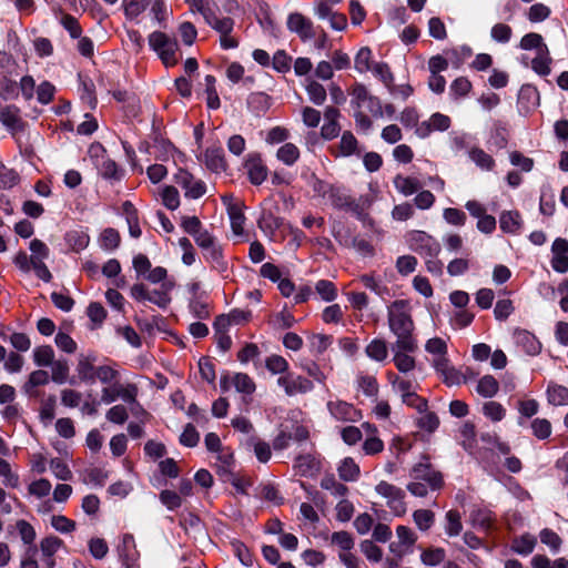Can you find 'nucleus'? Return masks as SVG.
Listing matches in <instances>:
<instances>
[{"instance_id":"1","label":"nucleus","mask_w":568,"mask_h":568,"mask_svg":"<svg viewBox=\"0 0 568 568\" xmlns=\"http://www.w3.org/2000/svg\"><path fill=\"white\" fill-rule=\"evenodd\" d=\"M389 331L396 336L395 347L407 352H416L417 339L414 335L415 324L412 305L408 300H395L387 306Z\"/></svg>"},{"instance_id":"2","label":"nucleus","mask_w":568,"mask_h":568,"mask_svg":"<svg viewBox=\"0 0 568 568\" xmlns=\"http://www.w3.org/2000/svg\"><path fill=\"white\" fill-rule=\"evenodd\" d=\"M327 196L334 209L352 212L363 223L372 222V219L365 211L364 206L355 197L348 194L345 189L331 185L327 189Z\"/></svg>"},{"instance_id":"3","label":"nucleus","mask_w":568,"mask_h":568,"mask_svg":"<svg viewBox=\"0 0 568 568\" xmlns=\"http://www.w3.org/2000/svg\"><path fill=\"white\" fill-rule=\"evenodd\" d=\"M150 47L158 52L165 67H174L179 62V45L176 40L171 39L161 31H154L149 37Z\"/></svg>"},{"instance_id":"4","label":"nucleus","mask_w":568,"mask_h":568,"mask_svg":"<svg viewBox=\"0 0 568 568\" xmlns=\"http://www.w3.org/2000/svg\"><path fill=\"white\" fill-rule=\"evenodd\" d=\"M409 247L422 256L436 257L440 252V244L424 231H412L407 235Z\"/></svg>"},{"instance_id":"5","label":"nucleus","mask_w":568,"mask_h":568,"mask_svg":"<svg viewBox=\"0 0 568 568\" xmlns=\"http://www.w3.org/2000/svg\"><path fill=\"white\" fill-rule=\"evenodd\" d=\"M426 462L418 463L413 466L410 470V477L414 480H419L428 485L432 490H439L444 486L443 474L435 469L434 466L428 462V457H423Z\"/></svg>"},{"instance_id":"6","label":"nucleus","mask_w":568,"mask_h":568,"mask_svg":"<svg viewBox=\"0 0 568 568\" xmlns=\"http://www.w3.org/2000/svg\"><path fill=\"white\" fill-rule=\"evenodd\" d=\"M174 181L184 191V195L189 199H199L206 192L205 183L202 180H197L186 170L180 169L174 175Z\"/></svg>"},{"instance_id":"7","label":"nucleus","mask_w":568,"mask_h":568,"mask_svg":"<svg viewBox=\"0 0 568 568\" xmlns=\"http://www.w3.org/2000/svg\"><path fill=\"white\" fill-rule=\"evenodd\" d=\"M222 201L224 205H226L233 233L237 236L244 235V223L246 219L243 213V203L234 199L232 194L222 196Z\"/></svg>"},{"instance_id":"8","label":"nucleus","mask_w":568,"mask_h":568,"mask_svg":"<svg viewBox=\"0 0 568 568\" xmlns=\"http://www.w3.org/2000/svg\"><path fill=\"white\" fill-rule=\"evenodd\" d=\"M244 169L246 170L248 181L253 185H261L267 179V166L264 164L258 153L247 155L244 162Z\"/></svg>"},{"instance_id":"9","label":"nucleus","mask_w":568,"mask_h":568,"mask_svg":"<svg viewBox=\"0 0 568 568\" xmlns=\"http://www.w3.org/2000/svg\"><path fill=\"white\" fill-rule=\"evenodd\" d=\"M0 122L12 135L23 132L27 128V122L22 119L20 109L13 104L0 109Z\"/></svg>"},{"instance_id":"10","label":"nucleus","mask_w":568,"mask_h":568,"mask_svg":"<svg viewBox=\"0 0 568 568\" xmlns=\"http://www.w3.org/2000/svg\"><path fill=\"white\" fill-rule=\"evenodd\" d=\"M277 384L282 386L287 396L296 394H305L313 389V382L304 376L294 377L292 374L282 375L277 379Z\"/></svg>"},{"instance_id":"11","label":"nucleus","mask_w":568,"mask_h":568,"mask_svg":"<svg viewBox=\"0 0 568 568\" xmlns=\"http://www.w3.org/2000/svg\"><path fill=\"white\" fill-rule=\"evenodd\" d=\"M234 20L230 17L219 18L210 27L220 33V44L223 49H234L239 47V40L232 36Z\"/></svg>"},{"instance_id":"12","label":"nucleus","mask_w":568,"mask_h":568,"mask_svg":"<svg viewBox=\"0 0 568 568\" xmlns=\"http://www.w3.org/2000/svg\"><path fill=\"white\" fill-rule=\"evenodd\" d=\"M287 28L290 31L297 33L302 40H308L315 37L312 21L298 12L288 16Z\"/></svg>"},{"instance_id":"13","label":"nucleus","mask_w":568,"mask_h":568,"mask_svg":"<svg viewBox=\"0 0 568 568\" xmlns=\"http://www.w3.org/2000/svg\"><path fill=\"white\" fill-rule=\"evenodd\" d=\"M551 267L558 273L568 272V241L558 237L551 245Z\"/></svg>"},{"instance_id":"14","label":"nucleus","mask_w":568,"mask_h":568,"mask_svg":"<svg viewBox=\"0 0 568 568\" xmlns=\"http://www.w3.org/2000/svg\"><path fill=\"white\" fill-rule=\"evenodd\" d=\"M327 408L331 415L341 422H357L362 417L358 409L343 400L328 402Z\"/></svg>"},{"instance_id":"15","label":"nucleus","mask_w":568,"mask_h":568,"mask_svg":"<svg viewBox=\"0 0 568 568\" xmlns=\"http://www.w3.org/2000/svg\"><path fill=\"white\" fill-rule=\"evenodd\" d=\"M293 467L300 476H307L320 470L321 460L315 452L298 454L294 459Z\"/></svg>"},{"instance_id":"16","label":"nucleus","mask_w":568,"mask_h":568,"mask_svg":"<svg viewBox=\"0 0 568 568\" xmlns=\"http://www.w3.org/2000/svg\"><path fill=\"white\" fill-rule=\"evenodd\" d=\"M203 257L210 264L212 270L216 271L224 277L227 276L229 263L224 258L223 248L221 245L215 244L210 248L204 250Z\"/></svg>"},{"instance_id":"17","label":"nucleus","mask_w":568,"mask_h":568,"mask_svg":"<svg viewBox=\"0 0 568 568\" xmlns=\"http://www.w3.org/2000/svg\"><path fill=\"white\" fill-rule=\"evenodd\" d=\"M185 3L193 13H200L209 26L219 19L216 16L219 8L214 0H185Z\"/></svg>"},{"instance_id":"18","label":"nucleus","mask_w":568,"mask_h":568,"mask_svg":"<svg viewBox=\"0 0 568 568\" xmlns=\"http://www.w3.org/2000/svg\"><path fill=\"white\" fill-rule=\"evenodd\" d=\"M97 361V356L92 354H80L77 363V373L80 382L83 383H94L95 382V372L97 367L94 363Z\"/></svg>"},{"instance_id":"19","label":"nucleus","mask_w":568,"mask_h":568,"mask_svg":"<svg viewBox=\"0 0 568 568\" xmlns=\"http://www.w3.org/2000/svg\"><path fill=\"white\" fill-rule=\"evenodd\" d=\"M516 344L528 355H537L541 351V344L537 337L526 329H517L514 334Z\"/></svg>"},{"instance_id":"20","label":"nucleus","mask_w":568,"mask_h":568,"mask_svg":"<svg viewBox=\"0 0 568 568\" xmlns=\"http://www.w3.org/2000/svg\"><path fill=\"white\" fill-rule=\"evenodd\" d=\"M204 163L212 172H222L227 168L222 148H207L204 153Z\"/></svg>"},{"instance_id":"21","label":"nucleus","mask_w":568,"mask_h":568,"mask_svg":"<svg viewBox=\"0 0 568 568\" xmlns=\"http://www.w3.org/2000/svg\"><path fill=\"white\" fill-rule=\"evenodd\" d=\"M122 211L125 215L126 223L129 225L130 235L134 239H139L142 234L140 223H139V213L135 206L130 201H125L122 204Z\"/></svg>"},{"instance_id":"22","label":"nucleus","mask_w":568,"mask_h":568,"mask_svg":"<svg viewBox=\"0 0 568 568\" xmlns=\"http://www.w3.org/2000/svg\"><path fill=\"white\" fill-rule=\"evenodd\" d=\"M49 381L50 376L48 372L43 369L33 371L29 375L28 381L23 384V390L30 397L38 396V392H36L34 388L47 385Z\"/></svg>"},{"instance_id":"23","label":"nucleus","mask_w":568,"mask_h":568,"mask_svg":"<svg viewBox=\"0 0 568 568\" xmlns=\"http://www.w3.org/2000/svg\"><path fill=\"white\" fill-rule=\"evenodd\" d=\"M339 155H361L359 142L351 131H344L338 144ZM338 156V154H334Z\"/></svg>"},{"instance_id":"24","label":"nucleus","mask_w":568,"mask_h":568,"mask_svg":"<svg viewBox=\"0 0 568 568\" xmlns=\"http://www.w3.org/2000/svg\"><path fill=\"white\" fill-rule=\"evenodd\" d=\"M394 185L396 190L405 196L413 195L422 189V183L418 179L413 176H403L397 174L394 178Z\"/></svg>"},{"instance_id":"25","label":"nucleus","mask_w":568,"mask_h":568,"mask_svg":"<svg viewBox=\"0 0 568 568\" xmlns=\"http://www.w3.org/2000/svg\"><path fill=\"white\" fill-rule=\"evenodd\" d=\"M217 475L223 478L225 476H232V468L235 463L233 450L230 447H223L217 452Z\"/></svg>"},{"instance_id":"26","label":"nucleus","mask_w":568,"mask_h":568,"mask_svg":"<svg viewBox=\"0 0 568 568\" xmlns=\"http://www.w3.org/2000/svg\"><path fill=\"white\" fill-rule=\"evenodd\" d=\"M393 351H395L393 362L399 372L407 373L415 368L416 361L413 356L409 355L412 352L395 347V344L393 345Z\"/></svg>"},{"instance_id":"27","label":"nucleus","mask_w":568,"mask_h":568,"mask_svg":"<svg viewBox=\"0 0 568 568\" xmlns=\"http://www.w3.org/2000/svg\"><path fill=\"white\" fill-rule=\"evenodd\" d=\"M547 399L550 405H568V388L556 383H549L547 387Z\"/></svg>"},{"instance_id":"28","label":"nucleus","mask_w":568,"mask_h":568,"mask_svg":"<svg viewBox=\"0 0 568 568\" xmlns=\"http://www.w3.org/2000/svg\"><path fill=\"white\" fill-rule=\"evenodd\" d=\"M469 158L475 164L485 171H491L495 168L494 158L488 154L485 150L478 146H471L468 151Z\"/></svg>"},{"instance_id":"29","label":"nucleus","mask_w":568,"mask_h":568,"mask_svg":"<svg viewBox=\"0 0 568 568\" xmlns=\"http://www.w3.org/2000/svg\"><path fill=\"white\" fill-rule=\"evenodd\" d=\"M95 165L102 178L106 180L120 181L123 175V171L119 168L116 162L110 158H105L100 163L95 162Z\"/></svg>"},{"instance_id":"30","label":"nucleus","mask_w":568,"mask_h":568,"mask_svg":"<svg viewBox=\"0 0 568 568\" xmlns=\"http://www.w3.org/2000/svg\"><path fill=\"white\" fill-rule=\"evenodd\" d=\"M271 97L264 92H253L247 98L248 108L256 114H264L271 106Z\"/></svg>"},{"instance_id":"31","label":"nucleus","mask_w":568,"mask_h":568,"mask_svg":"<svg viewBox=\"0 0 568 568\" xmlns=\"http://www.w3.org/2000/svg\"><path fill=\"white\" fill-rule=\"evenodd\" d=\"M376 491L379 495H382L383 497L388 498L389 505H392L394 503H398V504H400V506H403V499L405 497V493L400 488H398L387 481H381L376 486Z\"/></svg>"},{"instance_id":"32","label":"nucleus","mask_w":568,"mask_h":568,"mask_svg":"<svg viewBox=\"0 0 568 568\" xmlns=\"http://www.w3.org/2000/svg\"><path fill=\"white\" fill-rule=\"evenodd\" d=\"M366 355L376 361L383 362L388 356V346L385 339L374 338L365 348Z\"/></svg>"},{"instance_id":"33","label":"nucleus","mask_w":568,"mask_h":568,"mask_svg":"<svg viewBox=\"0 0 568 568\" xmlns=\"http://www.w3.org/2000/svg\"><path fill=\"white\" fill-rule=\"evenodd\" d=\"M551 58L548 48L541 49L531 60V69L539 75L546 77L550 73Z\"/></svg>"},{"instance_id":"34","label":"nucleus","mask_w":568,"mask_h":568,"mask_svg":"<svg viewBox=\"0 0 568 568\" xmlns=\"http://www.w3.org/2000/svg\"><path fill=\"white\" fill-rule=\"evenodd\" d=\"M99 242L104 251L111 252L120 246L121 235L116 229L106 227L101 232Z\"/></svg>"},{"instance_id":"35","label":"nucleus","mask_w":568,"mask_h":568,"mask_svg":"<svg viewBox=\"0 0 568 568\" xmlns=\"http://www.w3.org/2000/svg\"><path fill=\"white\" fill-rule=\"evenodd\" d=\"M500 229L506 233H515L520 227V214L517 211H505L499 217Z\"/></svg>"},{"instance_id":"36","label":"nucleus","mask_w":568,"mask_h":568,"mask_svg":"<svg viewBox=\"0 0 568 568\" xmlns=\"http://www.w3.org/2000/svg\"><path fill=\"white\" fill-rule=\"evenodd\" d=\"M337 470L341 479L345 481H354L359 475V467L351 457L344 458Z\"/></svg>"},{"instance_id":"37","label":"nucleus","mask_w":568,"mask_h":568,"mask_svg":"<svg viewBox=\"0 0 568 568\" xmlns=\"http://www.w3.org/2000/svg\"><path fill=\"white\" fill-rule=\"evenodd\" d=\"M476 390L483 397H493L499 390V383L494 376L485 375L478 381Z\"/></svg>"},{"instance_id":"38","label":"nucleus","mask_w":568,"mask_h":568,"mask_svg":"<svg viewBox=\"0 0 568 568\" xmlns=\"http://www.w3.org/2000/svg\"><path fill=\"white\" fill-rule=\"evenodd\" d=\"M445 531L449 537L458 536L463 530L460 513L457 509H450L446 513Z\"/></svg>"},{"instance_id":"39","label":"nucleus","mask_w":568,"mask_h":568,"mask_svg":"<svg viewBox=\"0 0 568 568\" xmlns=\"http://www.w3.org/2000/svg\"><path fill=\"white\" fill-rule=\"evenodd\" d=\"M135 549V541L132 535H124L122 539V548L120 550V557L125 568H131L135 561L134 554L131 550Z\"/></svg>"},{"instance_id":"40","label":"nucleus","mask_w":568,"mask_h":568,"mask_svg":"<svg viewBox=\"0 0 568 568\" xmlns=\"http://www.w3.org/2000/svg\"><path fill=\"white\" fill-rule=\"evenodd\" d=\"M413 519L420 531H428L435 523V513L430 509H417L413 513Z\"/></svg>"},{"instance_id":"41","label":"nucleus","mask_w":568,"mask_h":568,"mask_svg":"<svg viewBox=\"0 0 568 568\" xmlns=\"http://www.w3.org/2000/svg\"><path fill=\"white\" fill-rule=\"evenodd\" d=\"M446 551L440 547H428L420 554V560L426 566H437L445 560Z\"/></svg>"},{"instance_id":"42","label":"nucleus","mask_w":568,"mask_h":568,"mask_svg":"<svg viewBox=\"0 0 568 568\" xmlns=\"http://www.w3.org/2000/svg\"><path fill=\"white\" fill-rule=\"evenodd\" d=\"M276 156L284 164L293 165L300 158V150L294 143L287 142L277 150Z\"/></svg>"},{"instance_id":"43","label":"nucleus","mask_w":568,"mask_h":568,"mask_svg":"<svg viewBox=\"0 0 568 568\" xmlns=\"http://www.w3.org/2000/svg\"><path fill=\"white\" fill-rule=\"evenodd\" d=\"M87 315L93 324L91 326V328L94 329V328L100 327L103 324V322L106 318L108 313L101 303L92 302L89 304V306L87 308Z\"/></svg>"},{"instance_id":"44","label":"nucleus","mask_w":568,"mask_h":568,"mask_svg":"<svg viewBox=\"0 0 568 568\" xmlns=\"http://www.w3.org/2000/svg\"><path fill=\"white\" fill-rule=\"evenodd\" d=\"M232 384L234 385L237 392L243 393L245 395H251L256 389L254 381L245 373H236L232 377Z\"/></svg>"},{"instance_id":"45","label":"nucleus","mask_w":568,"mask_h":568,"mask_svg":"<svg viewBox=\"0 0 568 568\" xmlns=\"http://www.w3.org/2000/svg\"><path fill=\"white\" fill-rule=\"evenodd\" d=\"M283 224L281 217L275 216L273 213H264L257 221L258 227L264 232L273 235Z\"/></svg>"},{"instance_id":"46","label":"nucleus","mask_w":568,"mask_h":568,"mask_svg":"<svg viewBox=\"0 0 568 568\" xmlns=\"http://www.w3.org/2000/svg\"><path fill=\"white\" fill-rule=\"evenodd\" d=\"M20 181V176L13 169L7 168L0 161V189L7 190L16 186Z\"/></svg>"},{"instance_id":"47","label":"nucleus","mask_w":568,"mask_h":568,"mask_svg":"<svg viewBox=\"0 0 568 568\" xmlns=\"http://www.w3.org/2000/svg\"><path fill=\"white\" fill-rule=\"evenodd\" d=\"M70 373L69 363L67 359L53 361L51 364V379L54 383L62 384L67 382Z\"/></svg>"},{"instance_id":"48","label":"nucleus","mask_w":568,"mask_h":568,"mask_svg":"<svg viewBox=\"0 0 568 568\" xmlns=\"http://www.w3.org/2000/svg\"><path fill=\"white\" fill-rule=\"evenodd\" d=\"M473 524L485 531L490 530L495 525V518L491 511L486 509H478L471 515Z\"/></svg>"},{"instance_id":"49","label":"nucleus","mask_w":568,"mask_h":568,"mask_svg":"<svg viewBox=\"0 0 568 568\" xmlns=\"http://www.w3.org/2000/svg\"><path fill=\"white\" fill-rule=\"evenodd\" d=\"M33 361L38 366H50L54 361V351L50 345L38 346L33 351Z\"/></svg>"},{"instance_id":"50","label":"nucleus","mask_w":568,"mask_h":568,"mask_svg":"<svg viewBox=\"0 0 568 568\" xmlns=\"http://www.w3.org/2000/svg\"><path fill=\"white\" fill-rule=\"evenodd\" d=\"M63 546V540L57 536L44 537L40 541V550L42 557H53L57 551Z\"/></svg>"},{"instance_id":"51","label":"nucleus","mask_w":568,"mask_h":568,"mask_svg":"<svg viewBox=\"0 0 568 568\" xmlns=\"http://www.w3.org/2000/svg\"><path fill=\"white\" fill-rule=\"evenodd\" d=\"M331 541L341 550L349 551L353 549L355 541L351 532L346 530L335 531L332 534Z\"/></svg>"},{"instance_id":"52","label":"nucleus","mask_w":568,"mask_h":568,"mask_svg":"<svg viewBox=\"0 0 568 568\" xmlns=\"http://www.w3.org/2000/svg\"><path fill=\"white\" fill-rule=\"evenodd\" d=\"M315 291L325 302H332L337 297V288L332 281L320 280L315 284Z\"/></svg>"},{"instance_id":"53","label":"nucleus","mask_w":568,"mask_h":568,"mask_svg":"<svg viewBox=\"0 0 568 568\" xmlns=\"http://www.w3.org/2000/svg\"><path fill=\"white\" fill-rule=\"evenodd\" d=\"M321 487L331 490L336 496H345L348 493V487L336 480L335 476L329 474L325 475L321 480Z\"/></svg>"},{"instance_id":"54","label":"nucleus","mask_w":568,"mask_h":568,"mask_svg":"<svg viewBox=\"0 0 568 568\" xmlns=\"http://www.w3.org/2000/svg\"><path fill=\"white\" fill-rule=\"evenodd\" d=\"M16 529L18 530L19 536H20L21 540L23 541V544L32 545L34 542L37 532H36V529L33 528V526L29 521H27L24 519L17 520Z\"/></svg>"},{"instance_id":"55","label":"nucleus","mask_w":568,"mask_h":568,"mask_svg":"<svg viewBox=\"0 0 568 568\" xmlns=\"http://www.w3.org/2000/svg\"><path fill=\"white\" fill-rule=\"evenodd\" d=\"M67 242L72 251L80 252L89 245L90 237L84 232L73 231L67 234Z\"/></svg>"},{"instance_id":"56","label":"nucleus","mask_w":568,"mask_h":568,"mask_svg":"<svg viewBox=\"0 0 568 568\" xmlns=\"http://www.w3.org/2000/svg\"><path fill=\"white\" fill-rule=\"evenodd\" d=\"M215 77L207 74L205 77V92H206V104L210 109L220 108V98L215 88Z\"/></svg>"},{"instance_id":"57","label":"nucleus","mask_w":568,"mask_h":568,"mask_svg":"<svg viewBox=\"0 0 568 568\" xmlns=\"http://www.w3.org/2000/svg\"><path fill=\"white\" fill-rule=\"evenodd\" d=\"M151 0H123L124 13L129 19H135L148 7Z\"/></svg>"},{"instance_id":"58","label":"nucleus","mask_w":568,"mask_h":568,"mask_svg":"<svg viewBox=\"0 0 568 568\" xmlns=\"http://www.w3.org/2000/svg\"><path fill=\"white\" fill-rule=\"evenodd\" d=\"M520 48L524 50L535 49L537 52H540L541 49L548 47L544 43L542 37L539 33L530 32L521 38Z\"/></svg>"},{"instance_id":"59","label":"nucleus","mask_w":568,"mask_h":568,"mask_svg":"<svg viewBox=\"0 0 568 568\" xmlns=\"http://www.w3.org/2000/svg\"><path fill=\"white\" fill-rule=\"evenodd\" d=\"M361 551L364 554V556L373 562H378L383 558V550L381 547L375 545L373 540L366 539L363 540L359 545Z\"/></svg>"},{"instance_id":"60","label":"nucleus","mask_w":568,"mask_h":568,"mask_svg":"<svg viewBox=\"0 0 568 568\" xmlns=\"http://www.w3.org/2000/svg\"><path fill=\"white\" fill-rule=\"evenodd\" d=\"M57 399L54 395H49L47 399L42 400L39 410V417L43 423H50L55 416Z\"/></svg>"},{"instance_id":"61","label":"nucleus","mask_w":568,"mask_h":568,"mask_svg":"<svg viewBox=\"0 0 568 568\" xmlns=\"http://www.w3.org/2000/svg\"><path fill=\"white\" fill-rule=\"evenodd\" d=\"M473 89L471 82L466 77L456 78L450 84V91L455 99L466 97Z\"/></svg>"},{"instance_id":"62","label":"nucleus","mask_w":568,"mask_h":568,"mask_svg":"<svg viewBox=\"0 0 568 568\" xmlns=\"http://www.w3.org/2000/svg\"><path fill=\"white\" fill-rule=\"evenodd\" d=\"M265 367L272 374H283L288 369V362L283 356L273 354L265 359Z\"/></svg>"},{"instance_id":"63","label":"nucleus","mask_w":568,"mask_h":568,"mask_svg":"<svg viewBox=\"0 0 568 568\" xmlns=\"http://www.w3.org/2000/svg\"><path fill=\"white\" fill-rule=\"evenodd\" d=\"M531 430L536 438L547 439L551 435V424L546 418H535L531 422Z\"/></svg>"},{"instance_id":"64","label":"nucleus","mask_w":568,"mask_h":568,"mask_svg":"<svg viewBox=\"0 0 568 568\" xmlns=\"http://www.w3.org/2000/svg\"><path fill=\"white\" fill-rule=\"evenodd\" d=\"M162 202L165 207L173 211L180 205V195L176 187L168 185L161 193Z\"/></svg>"}]
</instances>
